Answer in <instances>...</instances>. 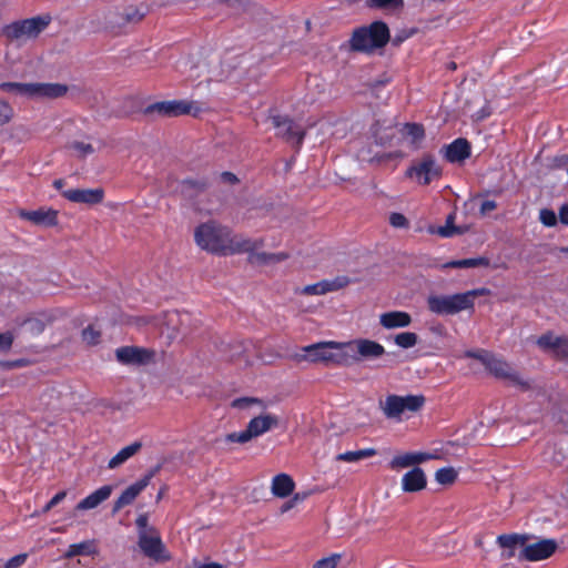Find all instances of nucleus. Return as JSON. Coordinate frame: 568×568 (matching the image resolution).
I'll use <instances>...</instances> for the list:
<instances>
[{"instance_id":"nucleus-49","label":"nucleus","mask_w":568,"mask_h":568,"mask_svg":"<svg viewBox=\"0 0 568 568\" xmlns=\"http://www.w3.org/2000/svg\"><path fill=\"white\" fill-rule=\"evenodd\" d=\"M308 495V493H296L287 503L282 506V511L285 513L292 509L296 504L304 501Z\"/></svg>"},{"instance_id":"nucleus-4","label":"nucleus","mask_w":568,"mask_h":568,"mask_svg":"<svg viewBox=\"0 0 568 568\" xmlns=\"http://www.w3.org/2000/svg\"><path fill=\"white\" fill-rule=\"evenodd\" d=\"M313 363H324L326 365L351 366L346 342L325 341L303 347Z\"/></svg>"},{"instance_id":"nucleus-17","label":"nucleus","mask_w":568,"mask_h":568,"mask_svg":"<svg viewBox=\"0 0 568 568\" xmlns=\"http://www.w3.org/2000/svg\"><path fill=\"white\" fill-rule=\"evenodd\" d=\"M139 547L146 557L155 561L169 559V555L156 530L149 534H139Z\"/></svg>"},{"instance_id":"nucleus-47","label":"nucleus","mask_w":568,"mask_h":568,"mask_svg":"<svg viewBox=\"0 0 568 568\" xmlns=\"http://www.w3.org/2000/svg\"><path fill=\"white\" fill-rule=\"evenodd\" d=\"M13 116V109L7 102L0 100V125L8 123Z\"/></svg>"},{"instance_id":"nucleus-13","label":"nucleus","mask_w":568,"mask_h":568,"mask_svg":"<svg viewBox=\"0 0 568 568\" xmlns=\"http://www.w3.org/2000/svg\"><path fill=\"white\" fill-rule=\"evenodd\" d=\"M559 548L554 538H539L532 542L526 541L524 549L520 551V560L537 562L549 559Z\"/></svg>"},{"instance_id":"nucleus-11","label":"nucleus","mask_w":568,"mask_h":568,"mask_svg":"<svg viewBox=\"0 0 568 568\" xmlns=\"http://www.w3.org/2000/svg\"><path fill=\"white\" fill-rule=\"evenodd\" d=\"M348 354L351 355L349 364L376 359L385 354V347L372 339L357 338L346 342Z\"/></svg>"},{"instance_id":"nucleus-38","label":"nucleus","mask_w":568,"mask_h":568,"mask_svg":"<svg viewBox=\"0 0 568 568\" xmlns=\"http://www.w3.org/2000/svg\"><path fill=\"white\" fill-rule=\"evenodd\" d=\"M404 134L410 139L413 144H418L425 136L424 128L416 123H407L404 126Z\"/></svg>"},{"instance_id":"nucleus-53","label":"nucleus","mask_w":568,"mask_h":568,"mask_svg":"<svg viewBox=\"0 0 568 568\" xmlns=\"http://www.w3.org/2000/svg\"><path fill=\"white\" fill-rule=\"evenodd\" d=\"M135 524H136V527L139 529V534H142V532L149 534V532H152V531L155 530L153 527H149V525H148V516L144 515V514L140 515L136 518Z\"/></svg>"},{"instance_id":"nucleus-46","label":"nucleus","mask_w":568,"mask_h":568,"mask_svg":"<svg viewBox=\"0 0 568 568\" xmlns=\"http://www.w3.org/2000/svg\"><path fill=\"white\" fill-rule=\"evenodd\" d=\"M99 338L100 332L94 329L92 326H89L82 331V339L89 345L97 344Z\"/></svg>"},{"instance_id":"nucleus-45","label":"nucleus","mask_w":568,"mask_h":568,"mask_svg":"<svg viewBox=\"0 0 568 568\" xmlns=\"http://www.w3.org/2000/svg\"><path fill=\"white\" fill-rule=\"evenodd\" d=\"M71 149L74 150L78 156L84 158L94 152L93 146L90 143L83 141H75L71 144Z\"/></svg>"},{"instance_id":"nucleus-41","label":"nucleus","mask_w":568,"mask_h":568,"mask_svg":"<svg viewBox=\"0 0 568 568\" xmlns=\"http://www.w3.org/2000/svg\"><path fill=\"white\" fill-rule=\"evenodd\" d=\"M342 559L341 554H332L317 560L312 568H336Z\"/></svg>"},{"instance_id":"nucleus-24","label":"nucleus","mask_w":568,"mask_h":568,"mask_svg":"<svg viewBox=\"0 0 568 568\" xmlns=\"http://www.w3.org/2000/svg\"><path fill=\"white\" fill-rule=\"evenodd\" d=\"M412 323V316L407 312L390 311L379 315V324L386 329L404 328Z\"/></svg>"},{"instance_id":"nucleus-36","label":"nucleus","mask_w":568,"mask_h":568,"mask_svg":"<svg viewBox=\"0 0 568 568\" xmlns=\"http://www.w3.org/2000/svg\"><path fill=\"white\" fill-rule=\"evenodd\" d=\"M417 342L418 336L413 332H402L394 337L395 345L404 349L416 346Z\"/></svg>"},{"instance_id":"nucleus-42","label":"nucleus","mask_w":568,"mask_h":568,"mask_svg":"<svg viewBox=\"0 0 568 568\" xmlns=\"http://www.w3.org/2000/svg\"><path fill=\"white\" fill-rule=\"evenodd\" d=\"M556 213L550 209H541L539 211V221L547 227H554L558 223Z\"/></svg>"},{"instance_id":"nucleus-51","label":"nucleus","mask_w":568,"mask_h":568,"mask_svg":"<svg viewBox=\"0 0 568 568\" xmlns=\"http://www.w3.org/2000/svg\"><path fill=\"white\" fill-rule=\"evenodd\" d=\"M415 466L423 464L427 460L437 459L438 455L425 452H413Z\"/></svg>"},{"instance_id":"nucleus-7","label":"nucleus","mask_w":568,"mask_h":568,"mask_svg":"<svg viewBox=\"0 0 568 568\" xmlns=\"http://www.w3.org/2000/svg\"><path fill=\"white\" fill-rule=\"evenodd\" d=\"M278 425V418L272 414H261L253 417L245 429L226 435V442L245 444L260 437Z\"/></svg>"},{"instance_id":"nucleus-25","label":"nucleus","mask_w":568,"mask_h":568,"mask_svg":"<svg viewBox=\"0 0 568 568\" xmlns=\"http://www.w3.org/2000/svg\"><path fill=\"white\" fill-rule=\"evenodd\" d=\"M470 155V145L465 139H456L444 148V156L448 162H463Z\"/></svg>"},{"instance_id":"nucleus-58","label":"nucleus","mask_w":568,"mask_h":568,"mask_svg":"<svg viewBox=\"0 0 568 568\" xmlns=\"http://www.w3.org/2000/svg\"><path fill=\"white\" fill-rule=\"evenodd\" d=\"M497 207V204L495 201L486 200L480 205V214L485 215L490 211H494Z\"/></svg>"},{"instance_id":"nucleus-6","label":"nucleus","mask_w":568,"mask_h":568,"mask_svg":"<svg viewBox=\"0 0 568 568\" xmlns=\"http://www.w3.org/2000/svg\"><path fill=\"white\" fill-rule=\"evenodd\" d=\"M0 89L32 100L55 99L64 95L68 91V88L63 84L45 82H3L0 84Z\"/></svg>"},{"instance_id":"nucleus-48","label":"nucleus","mask_w":568,"mask_h":568,"mask_svg":"<svg viewBox=\"0 0 568 568\" xmlns=\"http://www.w3.org/2000/svg\"><path fill=\"white\" fill-rule=\"evenodd\" d=\"M14 341L12 332L0 333V352L7 353L11 349Z\"/></svg>"},{"instance_id":"nucleus-27","label":"nucleus","mask_w":568,"mask_h":568,"mask_svg":"<svg viewBox=\"0 0 568 568\" xmlns=\"http://www.w3.org/2000/svg\"><path fill=\"white\" fill-rule=\"evenodd\" d=\"M112 494V487L109 485H104L85 498H83L78 505L77 510H91L97 508L100 504L105 501Z\"/></svg>"},{"instance_id":"nucleus-9","label":"nucleus","mask_w":568,"mask_h":568,"mask_svg":"<svg viewBox=\"0 0 568 568\" xmlns=\"http://www.w3.org/2000/svg\"><path fill=\"white\" fill-rule=\"evenodd\" d=\"M49 22V17H33L17 21L4 28V34L11 40L34 39L48 27Z\"/></svg>"},{"instance_id":"nucleus-35","label":"nucleus","mask_w":568,"mask_h":568,"mask_svg":"<svg viewBox=\"0 0 568 568\" xmlns=\"http://www.w3.org/2000/svg\"><path fill=\"white\" fill-rule=\"evenodd\" d=\"M408 467H415L413 452L395 455L389 462V468L399 470Z\"/></svg>"},{"instance_id":"nucleus-37","label":"nucleus","mask_w":568,"mask_h":568,"mask_svg":"<svg viewBox=\"0 0 568 568\" xmlns=\"http://www.w3.org/2000/svg\"><path fill=\"white\" fill-rule=\"evenodd\" d=\"M458 473L453 467H443L435 473V480L439 485H452L457 479Z\"/></svg>"},{"instance_id":"nucleus-32","label":"nucleus","mask_w":568,"mask_h":568,"mask_svg":"<svg viewBox=\"0 0 568 568\" xmlns=\"http://www.w3.org/2000/svg\"><path fill=\"white\" fill-rule=\"evenodd\" d=\"M377 454V450L373 447H367L358 450H348L337 454L335 459L345 463H357L364 458L373 457Z\"/></svg>"},{"instance_id":"nucleus-59","label":"nucleus","mask_w":568,"mask_h":568,"mask_svg":"<svg viewBox=\"0 0 568 568\" xmlns=\"http://www.w3.org/2000/svg\"><path fill=\"white\" fill-rule=\"evenodd\" d=\"M559 221L568 226V203H564L558 210Z\"/></svg>"},{"instance_id":"nucleus-30","label":"nucleus","mask_w":568,"mask_h":568,"mask_svg":"<svg viewBox=\"0 0 568 568\" xmlns=\"http://www.w3.org/2000/svg\"><path fill=\"white\" fill-rule=\"evenodd\" d=\"M142 447L141 442H134L120 449L108 463L109 469H115L133 457Z\"/></svg>"},{"instance_id":"nucleus-2","label":"nucleus","mask_w":568,"mask_h":568,"mask_svg":"<svg viewBox=\"0 0 568 568\" xmlns=\"http://www.w3.org/2000/svg\"><path fill=\"white\" fill-rule=\"evenodd\" d=\"M489 290L481 287L453 295H432L427 300L430 312L438 315H453L474 307L477 296L488 295Z\"/></svg>"},{"instance_id":"nucleus-55","label":"nucleus","mask_w":568,"mask_h":568,"mask_svg":"<svg viewBox=\"0 0 568 568\" xmlns=\"http://www.w3.org/2000/svg\"><path fill=\"white\" fill-rule=\"evenodd\" d=\"M27 560V555L26 554H20V555H17V556H13L12 558H10L7 564H6V568H19L20 566H22Z\"/></svg>"},{"instance_id":"nucleus-40","label":"nucleus","mask_w":568,"mask_h":568,"mask_svg":"<svg viewBox=\"0 0 568 568\" xmlns=\"http://www.w3.org/2000/svg\"><path fill=\"white\" fill-rule=\"evenodd\" d=\"M329 292L328 280L306 285L302 288V293L306 295H322Z\"/></svg>"},{"instance_id":"nucleus-19","label":"nucleus","mask_w":568,"mask_h":568,"mask_svg":"<svg viewBox=\"0 0 568 568\" xmlns=\"http://www.w3.org/2000/svg\"><path fill=\"white\" fill-rule=\"evenodd\" d=\"M62 195L73 203L98 204L103 201L104 191L101 187L95 189H70L62 191Z\"/></svg>"},{"instance_id":"nucleus-12","label":"nucleus","mask_w":568,"mask_h":568,"mask_svg":"<svg viewBox=\"0 0 568 568\" xmlns=\"http://www.w3.org/2000/svg\"><path fill=\"white\" fill-rule=\"evenodd\" d=\"M190 324L191 315L187 312L171 311L165 313L160 333L162 336H165L169 342H173L189 332Z\"/></svg>"},{"instance_id":"nucleus-28","label":"nucleus","mask_w":568,"mask_h":568,"mask_svg":"<svg viewBox=\"0 0 568 568\" xmlns=\"http://www.w3.org/2000/svg\"><path fill=\"white\" fill-rule=\"evenodd\" d=\"M295 488V483L287 474H278L273 477L271 490L272 494L280 498L290 496Z\"/></svg>"},{"instance_id":"nucleus-22","label":"nucleus","mask_w":568,"mask_h":568,"mask_svg":"<svg viewBox=\"0 0 568 568\" xmlns=\"http://www.w3.org/2000/svg\"><path fill=\"white\" fill-rule=\"evenodd\" d=\"M486 368L498 378H507L513 382H519L516 372L513 369L510 364L505 362L503 358H499L493 354L486 358V363L484 364Z\"/></svg>"},{"instance_id":"nucleus-34","label":"nucleus","mask_w":568,"mask_h":568,"mask_svg":"<svg viewBox=\"0 0 568 568\" xmlns=\"http://www.w3.org/2000/svg\"><path fill=\"white\" fill-rule=\"evenodd\" d=\"M489 260L486 257H475V258H464L457 261H450L443 265L444 268L454 267V268H469V267H478V266H488Z\"/></svg>"},{"instance_id":"nucleus-54","label":"nucleus","mask_w":568,"mask_h":568,"mask_svg":"<svg viewBox=\"0 0 568 568\" xmlns=\"http://www.w3.org/2000/svg\"><path fill=\"white\" fill-rule=\"evenodd\" d=\"M67 496V493L65 491H60L58 494H55L50 500L49 503L42 508V513L45 514L48 513L50 509H52L54 506H57L58 504H60Z\"/></svg>"},{"instance_id":"nucleus-3","label":"nucleus","mask_w":568,"mask_h":568,"mask_svg":"<svg viewBox=\"0 0 568 568\" xmlns=\"http://www.w3.org/2000/svg\"><path fill=\"white\" fill-rule=\"evenodd\" d=\"M425 404L423 395H396L389 394L379 400V408L386 419L400 423L419 412Z\"/></svg>"},{"instance_id":"nucleus-52","label":"nucleus","mask_w":568,"mask_h":568,"mask_svg":"<svg viewBox=\"0 0 568 568\" xmlns=\"http://www.w3.org/2000/svg\"><path fill=\"white\" fill-rule=\"evenodd\" d=\"M389 223L392 226L402 229L408 225L407 219L402 213H392L389 216Z\"/></svg>"},{"instance_id":"nucleus-50","label":"nucleus","mask_w":568,"mask_h":568,"mask_svg":"<svg viewBox=\"0 0 568 568\" xmlns=\"http://www.w3.org/2000/svg\"><path fill=\"white\" fill-rule=\"evenodd\" d=\"M349 278L347 276H337L334 280H328L329 292L337 291L339 288L345 287L349 284Z\"/></svg>"},{"instance_id":"nucleus-16","label":"nucleus","mask_w":568,"mask_h":568,"mask_svg":"<svg viewBox=\"0 0 568 568\" xmlns=\"http://www.w3.org/2000/svg\"><path fill=\"white\" fill-rule=\"evenodd\" d=\"M271 121L273 126L276 129V134L293 145L300 148L303 139L304 131L295 124L291 119L283 115H272Z\"/></svg>"},{"instance_id":"nucleus-31","label":"nucleus","mask_w":568,"mask_h":568,"mask_svg":"<svg viewBox=\"0 0 568 568\" xmlns=\"http://www.w3.org/2000/svg\"><path fill=\"white\" fill-rule=\"evenodd\" d=\"M231 406L236 409L256 413L265 410L268 405L265 400L257 397H240L233 399Z\"/></svg>"},{"instance_id":"nucleus-62","label":"nucleus","mask_w":568,"mask_h":568,"mask_svg":"<svg viewBox=\"0 0 568 568\" xmlns=\"http://www.w3.org/2000/svg\"><path fill=\"white\" fill-rule=\"evenodd\" d=\"M63 184H64V181L61 180V179H58V180H54L53 181V186L57 189V190H61L63 187Z\"/></svg>"},{"instance_id":"nucleus-60","label":"nucleus","mask_w":568,"mask_h":568,"mask_svg":"<svg viewBox=\"0 0 568 568\" xmlns=\"http://www.w3.org/2000/svg\"><path fill=\"white\" fill-rule=\"evenodd\" d=\"M221 179L224 182H227V183H231V184L237 182V178L233 173H231V172H223L221 174Z\"/></svg>"},{"instance_id":"nucleus-44","label":"nucleus","mask_w":568,"mask_h":568,"mask_svg":"<svg viewBox=\"0 0 568 568\" xmlns=\"http://www.w3.org/2000/svg\"><path fill=\"white\" fill-rule=\"evenodd\" d=\"M367 4L372 8H402L404 0H366Z\"/></svg>"},{"instance_id":"nucleus-61","label":"nucleus","mask_w":568,"mask_h":568,"mask_svg":"<svg viewBox=\"0 0 568 568\" xmlns=\"http://www.w3.org/2000/svg\"><path fill=\"white\" fill-rule=\"evenodd\" d=\"M195 568H224V566L217 562H200Z\"/></svg>"},{"instance_id":"nucleus-14","label":"nucleus","mask_w":568,"mask_h":568,"mask_svg":"<svg viewBox=\"0 0 568 568\" xmlns=\"http://www.w3.org/2000/svg\"><path fill=\"white\" fill-rule=\"evenodd\" d=\"M536 345L556 359L568 362V335H556L548 331L536 339Z\"/></svg>"},{"instance_id":"nucleus-43","label":"nucleus","mask_w":568,"mask_h":568,"mask_svg":"<svg viewBox=\"0 0 568 568\" xmlns=\"http://www.w3.org/2000/svg\"><path fill=\"white\" fill-rule=\"evenodd\" d=\"M193 67H194V64L190 60L184 59V60L179 61V63L176 65V70L181 74L185 75V80L193 81L199 77V74H193V72H192Z\"/></svg>"},{"instance_id":"nucleus-21","label":"nucleus","mask_w":568,"mask_h":568,"mask_svg":"<svg viewBox=\"0 0 568 568\" xmlns=\"http://www.w3.org/2000/svg\"><path fill=\"white\" fill-rule=\"evenodd\" d=\"M145 12L134 6L125 7L116 16L111 14L108 19L111 28H122L130 23H136L143 19Z\"/></svg>"},{"instance_id":"nucleus-64","label":"nucleus","mask_w":568,"mask_h":568,"mask_svg":"<svg viewBox=\"0 0 568 568\" xmlns=\"http://www.w3.org/2000/svg\"><path fill=\"white\" fill-rule=\"evenodd\" d=\"M235 1L239 3V6H241L243 8H245L246 6L250 4V0H235Z\"/></svg>"},{"instance_id":"nucleus-15","label":"nucleus","mask_w":568,"mask_h":568,"mask_svg":"<svg viewBox=\"0 0 568 568\" xmlns=\"http://www.w3.org/2000/svg\"><path fill=\"white\" fill-rule=\"evenodd\" d=\"M528 538V535L517 532L499 535L496 538V545L500 551V557L510 559L517 556L520 560V551L524 549Z\"/></svg>"},{"instance_id":"nucleus-26","label":"nucleus","mask_w":568,"mask_h":568,"mask_svg":"<svg viewBox=\"0 0 568 568\" xmlns=\"http://www.w3.org/2000/svg\"><path fill=\"white\" fill-rule=\"evenodd\" d=\"M20 216L37 225L52 226L57 224L58 215L54 210L39 209L34 211H22Z\"/></svg>"},{"instance_id":"nucleus-18","label":"nucleus","mask_w":568,"mask_h":568,"mask_svg":"<svg viewBox=\"0 0 568 568\" xmlns=\"http://www.w3.org/2000/svg\"><path fill=\"white\" fill-rule=\"evenodd\" d=\"M154 473H149L126 487L118 497L113 505V513H118L123 507L131 505L135 498L149 486Z\"/></svg>"},{"instance_id":"nucleus-8","label":"nucleus","mask_w":568,"mask_h":568,"mask_svg":"<svg viewBox=\"0 0 568 568\" xmlns=\"http://www.w3.org/2000/svg\"><path fill=\"white\" fill-rule=\"evenodd\" d=\"M202 106L195 101L189 100H168L150 104L146 112L150 114H158L161 116H180V115H199L202 112Z\"/></svg>"},{"instance_id":"nucleus-57","label":"nucleus","mask_w":568,"mask_h":568,"mask_svg":"<svg viewBox=\"0 0 568 568\" xmlns=\"http://www.w3.org/2000/svg\"><path fill=\"white\" fill-rule=\"evenodd\" d=\"M27 325L33 334H40L44 329L43 323L39 320H29Z\"/></svg>"},{"instance_id":"nucleus-5","label":"nucleus","mask_w":568,"mask_h":568,"mask_svg":"<svg viewBox=\"0 0 568 568\" xmlns=\"http://www.w3.org/2000/svg\"><path fill=\"white\" fill-rule=\"evenodd\" d=\"M389 40V30L383 21H374L367 27H361L353 32L349 40L355 51L371 52L383 48Z\"/></svg>"},{"instance_id":"nucleus-63","label":"nucleus","mask_w":568,"mask_h":568,"mask_svg":"<svg viewBox=\"0 0 568 568\" xmlns=\"http://www.w3.org/2000/svg\"><path fill=\"white\" fill-rule=\"evenodd\" d=\"M488 115H489V111H487V112L486 111H481L480 113L476 114V119L477 120H483V119H485Z\"/></svg>"},{"instance_id":"nucleus-56","label":"nucleus","mask_w":568,"mask_h":568,"mask_svg":"<svg viewBox=\"0 0 568 568\" xmlns=\"http://www.w3.org/2000/svg\"><path fill=\"white\" fill-rule=\"evenodd\" d=\"M490 353L486 351H466L464 356L465 357H471L480 361L483 364L486 363V358H488Z\"/></svg>"},{"instance_id":"nucleus-33","label":"nucleus","mask_w":568,"mask_h":568,"mask_svg":"<svg viewBox=\"0 0 568 568\" xmlns=\"http://www.w3.org/2000/svg\"><path fill=\"white\" fill-rule=\"evenodd\" d=\"M97 552L94 540H84L78 544H72L68 547L64 554L65 558H73L80 555H93Z\"/></svg>"},{"instance_id":"nucleus-10","label":"nucleus","mask_w":568,"mask_h":568,"mask_svg":"<svg viewBox=\"0 0 568 568\" xmlns=\"http://www.w3.org/2000/svg\"><path fill=\"white\" fill-rule=\"evenodd\" d=\"M442 175V168L430 154H425L406 171V176L418 184L427 185Z\"/></svg>"},{"instance_id":"nucleus-39","label":"nucleus","mask_w":568,"mask_h":568,"mask_svg":"<svg viewBox=\"0 0 568 568\" xmlns=\"http://www.w3.org/2000/svg\"><path fill=\"white\" fill-rule=\"evenodd\" d=\"M455 215L449 214L446 219V223L437 229V234L442 237H452L456 234H462L463 230L454 225Z\"/></svg>"},{"instance_id":"nucleus-20","label":"nucleus","mask_w":568,"mask_h":568,"mask_svg":"<svg viewBox=\"0 0 568 568\" xmlns=\"http://www.w3.org/2000/svg\"><path fill=\"white\" fill-rule=\"evenodd\" d=\"M115 356L123 364H143L153 358L154 352L143 347L124 346L116 349Z\"/></svg>"},{"instance_id":"nucleus-23","label":"nucleus","mask_w":568,"mask_h":568,"mask_svg":"<svg viewBox=\"0 0 568 568\" xmlns=\"http://www.w3.org/2000/svg\"><path fill=\"white\" fill-rule=\"evenodd\" d=\"M426 475L419 467H414L402 477V489L405 493L420 491L426 487Z\"/></svg>"},{"instance_id":"nucleus-1","label":"nucleus","mask_w":568,"mask_h":568,"mask_svg":"<svg viewBox=\"0 0 568 568\" xmlns=\"http://www.w3.org/2000/svg\"><path fill=\"white\" fill-rule=\"evenodd\" d=\"M196 245L212 254L233 255L252 252L261 245V241L243 235H232L231 231L214 221L200 224L194 230Z\"/></svg>"},{"instance_id":"nucleus-29","label":"nucleus","mask_w":568,"mask_h":568,"mask_svg":"<svg viewBox=\"0 0 568 568\" xmlns=\"http://www.w3.org/2000/svg\"><path fill=\"white\" fill-rule=\"evenodd\" d=\"M261 241V245L258 246L262 247L263 245V241ZM257 250L254 248L252 252H247L250 255H248V261L252 263V264H255V265H270V264H275V263H280L284 260L287 258V254L285 253H265V252H262V253H258V252H255Z\"/></svg>"}]
</instances>
